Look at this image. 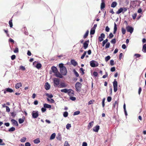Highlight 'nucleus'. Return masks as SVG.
<instances>
[{
    "instance_id": "obj_24",
    "label": "nucleus",
    "mask_w": 146,
    "mask_h": 146,
    "mask_svg": "<svg viewBox=\"0 0 146 146\" xmlns=\"http://www.w3.org/2000/svg\"><path fill=\"white\" fill-rule=\"evenodd\" d=\"M117 5V3L116 2H113L111 5V7L113 8H114Z\"/></svg>"
},
{
    "instance_id": "obj_16",
    "label": "nucleus",
    "mask_w": 146,
    "mask_h": 146,
    "mask_svg": "<svg viewBox=\"0 0 146 146\" xmlns=\"http://www.w3.org/2000/svg\"><path fill=\"white\" fill-rule=\"evenodd\" d=\"M71 64L74 66H76L78 65V63L74 59H72L71 60Z\"/></svg>"
},
{
    "instance_id": "obj_30",
    "label": "nucleus",
    "mask_w": 146,
    "mask_h": 146,
    "mask_svg": "<svg viewBox=\"0 0 146 146\" xmlns=\"http://www.w3.org/2000/svg\"><path fill=\"white\" fill-rule=\"evenodd\" d=\"M123 109L124 110V111L125 114L126 116L127 115V111H126V110L125 104V103L123 105Z\"/></svg>"
},
{
    "instance_id": "obj_10",
    "label": "nucleus",
    "mask_w": 146,
    "mask_h": 146,
    "mask_svg": "<svg viewBox=\"0 0 146 146\" xmlns=\"http://www.w3.org/2000/svg\"><path fill=\"white\" fill-rule=\"evenodd\" d=\"M7 92L11 93L13 92V91L12 89L9 88H6L5 90L4 93V94H6Z\"/></svg>"
},
{
    "instance_id": "obj_32",
    "label": "nucleus",
    "mask_w": 146,
    "mask_h": 146,
    "mask_svg": "<svg viewBox=\"0 0 146 146\" xmlns=\"http://www.w3.org/2000/svg\"><path fill=\"white\" fill-rule=\"evenodd\" d=\"M25 120V119H21V118H20L19 119V123L20 124H21L22 123H23L24 121Z\"/></svg>"
},
{
    "instance_id": "obj_60",
    "label": "nucleus",
    "mask_w": 146,
    "mask_h": 146,
    "mask_svg": "<svg viewBox=\"0 0 146 146\" xmlns=\"http://www.w3.org/2000/svg\"><path fill=\"white\" fill-rule=\"evenodd\" d=\"M106 31L107 32H108L110 31V28L108 26L106 27L105 29Z\"/></svg>"
},
{
    "instance_id": "obj_48",
    "label": "nucleus",
    "mask_w": 146,
    "mask_h": 146,
    "mask_svg": "<svg viewBox=\"0 0 146 146\" xmlns=\"http://www.w3.org/2000/svg\"><path fill=\"white\" fill-rule=\"evenodd\" d=\"M59 66L60 68V69H61V68L65 67V66H64L63 64L62 63L60 64H59Z\"/></svg>"
},
{
    "instance_id": "obj_51",
    "label": "nucleus",
    "mask_w": 146,
    "mask_h": 146,
    "mask_svg": "<svg viewBox=\"0 0 146 146\" xmlns=\"http://www.w3.org/2000/svg\"><path fill=\"white\" fill-rule=\"evenodd\" d=\"M14 52L15 53H17L19 52V49L17 47H16L14 50Z\"/></svg>"
},
{
    "instance_id": "obj_36",
    "label": "nucleus",
    "mask_w": 146,
    "mask_h": 146,
    "mask_svg": "<svg viewBox=\"0 0 146 146\" xmlns=\"http://www.w3.org/2000/svg\"><path fill=\"white\" fill-rule=\"evenodd\" d=\"M108 40L107 39H106L105 40L103 41L102 42V46H104L106 43L108 42Z\"/></svg>"
},
{
    "instance_id": "obj_13",
    "label": "nucleus",
    "mask_w": 146,
    "mask_h": 146,
    "mask_svg": "<svg viewBox=\"0 0 146 146\" xmlns=\"http://www.w3.org/2000/svg\"><path fill=\"white\" fill-rule=\"evenodd\" d=\"M12 124L16 126H18V124L17 121L14 119H12L11 120Z\"/></svg>"
},
{
    "instance_id": "obj_55",
    "label": "nucleus",
    "mask_w": 146,
    "mask_h": 146,
    "mask_svg": "<svg viewBox=\"0 0 146 146\" xmlns=\"http://www.w3.org/2000/svg\"><path fill=\"white\" fill-rule=\"evenodd\" d=\"M93 75L95 77H97L98 76V74L97 72H94L93 73Z\"/></svg>"
},
{
    "instance_id": "obj_34",
    "label": "nucleus",
    "mask_w": 146,
    "mask_h": 146,
    "mask_svg": "<svg viewBox=\"0 0 146 146\" xmlns=\"http://www.w3.org/2000/svg\"><path fill=\"white\" fill-rule=\"evenodd\" d=\"M68 90L66 89H62L61 90V92H64L65 93H67L68 92Z\"/></svg>"
},
{
    "instance_id": "obj_18",
    "label": "nucleus",
    "mask_w": 146,
    "mask_h": 146,
    "mask_svg": "<svg viewBox=\"0 0 146 146\" xmlns=\"http://www.w3.org/2000/svg\"><path fill=\"white\" fill-rule=\"evenodd\" d=\"M50 84L48 83V82H46L45 84V89L47 90L50 89Z\"/></svg>"
},
{
    "instance_id": "obj_63",
    "label": "nucleus",
    "mask_w": 146,
    "mask_h": 146,
    "mask_svg": "<svg viewBox=\"0 0 146 146\" xmlns=\"http://www.w3.org/2000/svg\"><path fill=\"white\" fill-rule=\"evenodd\" d=\"M31 144L29 142H26L25 144V146H31Z\"/></svg>"
},
{
    "instance_id": "obj_5",
    "label": "nucleus",
    "mask_w": 146,
    "mask_h": 146,
    "mask_svg": "<svg viewBox=\"0 0 146 146\" xmlns=\"http://www.w3.org/2000/svg\"><path fill=\"white\" fill-rule=\"evenodd\" d=\"M60 72L61 74L63 75H66V74L67 72L66 67L60 69Z\"/></svg>"
},
{
    "instance_id": "obj_23",
    "label": "nucleus",
    "mask_w": 146,
    "mask_h": 146,
    "mask_svg": "<svg viewBox=\"0 0 146 146\" xmlns=\"http://www.w3.org/2000/svg\"><path fill=\"white\" fill-rule=\"evenodd\" d=\"M55 76L58 77H59L60 78H62L63 77V76L59 72H56V73H55Z\"/></svg>"
},
{
    "instance_id": "obj_47",
    "label": "nucleus",
    "mask_w": 146,
    "mask_h": 146,
    "mask_svg": "<svg viewBox=\"0 0 146 146\" xmlns=\"http://www.w3.org/2000/svg\"><path fill=\"white\" fill-rule=\"evenodd\" d=\"M71 127V125L70 124L68 123L66 125V128L68 129H69Z\"/></svg>"
},
{
    "instance_id": "obj_38",
    "label": "nucleus",
    "mask_w": 146,
    "mask_h": 146,
    "mask_svg": "<svg viewBox=\"0 0 146 146\" xmlns=\"http://www.w3.org/2000/svg\"><path fill=\"white\" fill-rule=\"evenodd\" d=\"M46 96H47V97L49 98H51L53 97V96L52 94H49L48 93H46Z\"/></svg>"
},
{
    "instance_id": "obj_56",
    "label": "nucleus",
    "mask_w": 146,
    "mask_h": 146,
    "mask_svg": "<svg viewBox=\"0 0 146 146\" xmlns=\"http://www.w3.org/2000/svg\"><path fill=\"white\" fill-rule=\"evenodd\" d=\"M107 101L108 102H110L111 100V97L109 96L107 98Z\"/></svg>"
},
{
    "instance_id": "obj_52",
    "label": "nucleus",
    "mask_w": 146,
    "mask_h": 146,
    "mask_svg": "<svg viewBox=\"0 0 146 146\" xmlns=\"http://www.w3.org/2000/svg\"><path fill=\"white\" fill-rule=\"evenodd\" d=\"M64 146H70V145L67 141H65Z\"/></svg>"
},
{
    "instance_id": "obj_21",
    "label": "nucleus",
    "mask_w": 146,
    "mask_h": 146,
    "mask_svg": "<svg viewBox=\"0 0 146 146\" xmlns=\"http://www.w3.org/2000/svg\"><path fill=\"white\" fill-rule=\"evenodd\" d=\"M60 88H63L66 87L67 86V85L65 84L64 82H61L60 84Z\"/></svg>"
},
{
    "instance_id": "obj_2",
    "label": "nucleus",
    "mask_w": 146,
    "mask_h": 146,
    "mask_svg": "<svg viewBox=\"0 0 146 146\" xmlns=\"http://www.w3.org/2000/svg\"><path fill=\"white\" fill-rule=\"evenodd\" d=\"M90 64L92 67H95L98 66L99 64L98 62L95 60H92L90 62Z\"/></svg>"
},
{
    "instance_id": "obj_58",
    "label": "nucleus",
    "mask_w": 146,
    "mask_h": 146,
    "mask_svg": "<svg viewBox=\"0 0 146 146\" xmlns=\"http://www.w3.org/2000/svg\"><path fill=\"white\" fill-rule=\"evenodd\" d=\"M16 58V56L15 55H12L11 56V59L12 60H14Z\"/></svg>"
},
{
    "instance_id": "obj_14",
    "label": "nucleus",
    "mask_w": 146,
    "mask_h": 146,
    "mask_svg": "<svg viewBox=\"0 0 146 146\" xmlns=\"http://www.w3.org/2000/svg\"><path fill=\"white\" fill-rule=\"evenodd\" d=\"M101 4V9L102 10L105 7V3L104 0H102Z\"/></svg>"
},
{
    "instance_id": "obj_31",
    "label": "nucleus",
    "mask_w": 146,
    "mask_h": 146,
    "mask_svg": "<svg viewBox=\"0 0 146 146\" xmlns=\"http://www.w3.org/2000/svg\"><path fill=\"white\" fill-rule=\"evenodd\" d=\"M89 31L88 30H87L85 35L84 36V38H87V36L88 35V34H89Z\"/></svg>"
},
{
    "instance_id": "obj_28",
    "label": "nucleus",
    "mask_w": 146,
    "mask_h": 146,
    "mask_svg": "<svg viewBox=\"0 0 146 146\" xmlns=\"http://www.w3.org/2000/svg\"><path fill=\"white\" fill-rule=\"evenodd\" d=\"M33 142L37 144L40 142V141L39 138H37L36 139H35Z\"/></svg>"
},
{
    "instance_id": "obj_11",
    "label": "nucleus",
    "mask_w": 146,
    "mask_h": 146,
    "mask_svg": "<svg viewBox=\"0 0 146 146\" xmlns=\"http://www.w3.org/2000/svg\"><path fill=\"white\" fill-rule=\"evenodd\" d=\"M100 126L99 125H97L93 128V130L94 131L98 132Z\"/></svg>"
},
{
    "instance_id": "obj_6",
    "label": "nucleus",
    "mask_w": 146,
    "mask_h": 146,
    "mask_svg": "<svg viewBox=\"0 0 146 146\" xmlns=\"http://www.w3.org/2000/svg\"><path fill=\"white\" fill-rule=\"evenodd\" d=\"M32 116L34 118H36L38 116V111H33L32 113Z\"/></svg>"
},
{
    "instance_id": "obj_25",
    "label": "nucleus",
    "mask_w": 146,
    "mask_h": 146,
    "mask_svg": "<svg viewBox=\"0 0 146 146\" xmlns=\"http://www.w3.org/2000/svg\"><path fill=\"white\" fill-rule=\"evenodd\" d=\"M44 107L45 108H51V106L50 105L45 104L44 105Z\"/></svg>"
},
{
    "instance_id": "obj_7",
    "label": "nucleus",
    "mask_w": 146,
    "mask_h": 146,
    "mask_svg": "<svg viewBox=\"0 0 146 146\" xmlns=\"http://www.w3.org/2000/svg\"><path fill=\"white\" fill-rule=\"evenodd\" d=\"M126 29L127 32H129L131 33L133 32V28L129 26L126 27Z\"/></svg>"
},
{
    "instance_id": "obj_43",
    "label": "nucleus",
    "mask_w": 146,
    "mask_h": 146,
    "mask_svg": "<svg viewBox=\"0 0 146 146\" xmlns=\"http://www.w3.org/2000/svg\"><path fill=\"white\" fill-rule=\"evenodd\" d=\"M86 52L85 51L84 52V53H83V54L82 55L81 57V59H83L84 58L85 56H86Z\"/></svg>"
},
{
    "instance_id": "obj_20",
    "label": "nucleus",
    "mask_w": 146,
    "mask_h": 146,
    "mask_svg": "<svg viewBox=\"0 0 146 146\" xmlns=\"http://www.w3.org/2000/svg\"><path fill=\"white\" fill-rule=\"evenodd\" d=\"M51 70L52 72L55 74L58 72V70L56 67L54 66H52L51 68Z\"/></svg>"
},
{
    "instance_id": "obj_29",
    "label": "nucleus",
    "mask_w": 146,
    "mask_h": 146,
    "mask_svg": "<svg viewBox=\"0 0 146 146\" xmlns=\"http://www.w3.org/2000/svg\"><path fill=\"white\" fill-rule=\"evenodd\" d=\"M55 136L56 134L55 133H52L50 137V140L54 139L55 138Z\"/></svg>"
},
{
    "instance_id": "obj_42",
    "label": "nucleus",
    "mask_w": 146,
    "mask_h": 146,
    "mask_svg": "<svg viewBox=\"0 0 146 146\" xmlns=\"http://www.w3.org/2000/svg\"><path fill=\"white\" fill-rule=\"evenodd\" d=\"M95 33V29H91L90 31V34L91 35H94Z\"/></svg>"
},
{
    "instance_id": "obj_53",
    "label": "nucleus",
    "mask_w": 146,
    "mask_h": 146,
    "mask_svg": "<svg viewBox=\"0 0 146 146\" xmlns=\"http://www.w3.org/2000/svg\"><path fill=\"white\" fill-rule=\"evenodd\" d=\"M6 108V111L7 112H9L10 111V109L8 106H5Z\"/></svg>"
},
{
    "instance_id": "obj_57",
    "label": "nucleus",
    "mask_w": 146,
    "mask_h": 146,
    "mask_svg": "<svg viewBox=\"0 0 146 146\" xmlns=\"http://www.w3.org/2000/svg\"><path fill=\"white\" fill-rule=\"evenodd\" d=\"M3 141L2 139H0V145H5V143H3Z\"/></svg>"
},
{
    "instance_id": "obj_45",
    "label": "nucleus",
    "mask_w": 146,
    "mask_h": 146,
    "mask_svg": "<svg viewBox=\"0 0 146 146\" xmlns=\"http://www.w3.org/2000/svg\"><path fill=\"white\" fill-rule=\"evenodd\" d=\"M15 130V127H12L9 129V131H13Z\"/></svg>"
},
{
    "instance_id": "obj_50",
    "label": "nucleus",
    "mask_w": 146,
    "mask_h": 146,
    "mask_svg": "<svg viewBox=\"0 0 146 146\" xmlns=\"http://www.w3.org/2000/svg\"><path fill=\"white\" fill-rule=\"evenodd\" d=\"M110 46V43L109 42H107L105 46L106 48H108Z\"/></svg>"
},
{
    "instance_id": "obj_64",
    "label": "nucleus",
    "mask_w": 146,
    "mask_h": 146,
    "mask_svg": "<svg viewBox=\"0 0 146 146\" xmlns=\"http://www.w3.org/2000/svg\"><path fill=\"white\" fill-rule=\"evenodd\" d=\"M110 64L111 66L114 65V61L113 60H111L110 61Z\"/></svg>"
},
{
    "instance_id": "obj_9",
    "label": "nucleus",
    "mask_w": 146,
    "mask_h": 146,
    "mask_svg": "<svg viewBox=\"0 0 146 146\" xmlns=\"http://www.w3.org/2000/svg\"><path fill=\"white\" fill-rule=\"evenodd\" d=\"M105 35L104 34L102 33L101 34V36L98 37V40L100 42L103 41L104 38H105Z\"/></svg>"
},
{
    "instance_id": "obj_26",
    "label": "nucleus",
    "mask_w": 146,
    "mask_h": 146,
    "mask_svg": "<svg viewBox=\"0 0 146 146\" xmlns=\"http://www.w3.org/2000/svg\"><path fill=\"white\" fill-rule=\"evenodd\" d=\"M117 30V25L115 23H114V31L113 32V33L114 34H115Z\"/></svg>"
},
{
    "instance_id": "obj_54",
    "label": "nucleus",
    "mask_w": 146,
    "mask_h": 146,
    "mask_svg": "<svg viewBox=\"0 0 146 146\" xmlns=\"http://www.w3.org/2000/svg\"><path fill=\"white\" fill-rule=\"evenodd\" d=\"M70 99L73 101H74L76 100V98L75 97L71 96L70 97Z\"/></svg>"
},
{
    "instance_id": "obj_1",
    "label": "nucleus",
    "mask_w": 146,
    "mask_h": 146,
    "mask_svg": "<svg viewBox=\"0 0 146 146\" xmlns=\"http://www.w3.org/2000/svg\"><path fill=\"white\" fill-rule=\"evenodd\" d=\"M82 84L79 82H77L75 84L76 90L77 92L81 91Z\"/></svg>"
},
{
    "instance_id": "obj_37",
    "label": "nucleus",
    "mask_w": 146,
    "mask_h": 146,
    "mask_svg": "<svg viewBox=\"0 0 146 146\" xmlns=\"http://www.w3.org/2000/svg\"><path fill=\"white\" fill-rule=\"evenodd\" d=\"M9 24L11 27H12L13 24L12 23V19L10 20L9 21Z\"/></svg>"
},
{
    "instance_id": "obj_15",
    "label": "nucleus",
    "mask_w": 146,
    "mask_h": 146,
    "mask_svg": "<svg viewBox=\"0 0 146 146\" xmlns=\"http://www.w3.org/2000/svg\"><path fill=\"white\" fill-rule=\"evenodd\" d=\"M94 123V121H92L88 123L87 127V128L88 129H89L90 128H91L93 125Z\"/></svg>"
},
{
    "instance_id": "obj_61",
    "label": "nucleus",
    "mask_w": 146,
    "mask_h": 146,
    "mask_svg": "<svg viewBox=\"0 0 146 146\" xmlns=\"http://www.w3.org/2000/svg\"><path fill=\"white\" fill-rule=\"evenodd\" d=\"M113 34L111 33H110V34L109 35V38H111L113 37Z\"/></svg>"
},
{
    "instance_id": "obj_41",
    "label": "nucleus",
    "mask_w": 146,
    "mask_h": 146,
    "mask_svg": "<svg viewBox=\"0 0 146 146\" xmlns=\"http://www.w3.org/2000/svg\"><path fill=\"white\" fill-rule=\"evenodd\" d=\"M80 113V111H76L74 112V113L73 115H78Z\"/></svg>"
},
{
    "instance_id": "obj_4",
    "label": "nucleus",
    "mask_w": 146,
    "mask_h": 146,
    "mask_svg": "<svg viewBox=\"0 0 146 146\" xmlns=\"http://www.w3.org/2000/svg\"><path fill=\"white\" fill-rule=\"evenodd\" d=\"M116 80H115L113 83L114 91L115 92H116L117 90V82Z\"/></svg>"
},
{
    "instance_id": "obj_22",
    "label": "nucleus",
    "mask_w": 146,
    "mask_h": 146,
    "mask_svg": "<svg viewBox=\"0 0 146 146\" xmlns=\"http://www.w3.org/2000/svg\"><path fill=\"white\" fill-rule=\"evenodd\" d=\"M123 8L122 7H121L117 11L116 13L117 14H119L121 12H123Z\"/></svg>"
},
{
    "instance_id": "obj_59",
    "label": "nucleus",
    "mask_w": 146,
    "mask_h": 146,
    "mask_svg": "<svg viewBox=\"0 0 146 146\" xmlns=\"http://www.w3.org/2000/svg\"><path fill=\"white\" fill-rule=\"evenodd\" d=\"M115 67H113L111 68V71L112 72H114L115 71Z\"/></svg>"
},
{
    "instance_id": "obj_62",
    "label": "nucleus",
    "mask_w": 146,
    "mask_h": 146,
    "mask_svg": "<svg viewBox=\"0 0 146 146\" xmlns=\"http://www.w3.org/2000/svg\"><path fill=\"white\" fill-rule=\"evenodd\" d=\"M123 56V54L122 53H121L119 55V59L121 60L122 58V57Z\"/></svg>"
},
{
    "instance_id": "obj_46",
    "label": "nucleus",
    "mask_w": 146,
    "mask_h": 146,
    "mask_svg": "<svg viewBox=\"0 0 146 146\" xmlns=\"http://www.w3.org/2000/svg\"><path fill=\"white\" fill-rule=\"evenodd\" d=\"M122 33L124 35L126 33V30L125 29L122 28L121 29Z\"/></svg>"
},
{
    "instance_id": "obj_12",
    "label": "nucleus",
    "mask_w": 146,
    "mask_h": 146,
    "mask_svg": "<svg viewBox=\"0 0 146 146\" xmlns=\"http://www.w3.org/2000/svg\"><path fill=\"white\" fill-rule=\"evenodd\" d=\"M89 41L87 40L85 41V42L83 44V47L84 49H86L87 48L88 46V45Z\"/></svg>"
},
{
    "instance_id": "obj_19",
    "label": "nucleus",
    "mask_w": 146,
    "mask_h": 146,
    "mask_svg": "<svg viewBox=\"0 0 146 146\" xmlns=\"http://www.w3.org/2000/svg\"><path fill=\"white\" fill-rule=\"evenodd\" d=\"M118 103L117 101H115L113 104V107L114 108L117 109L118 108Z\"/></svg>"
},
{
    "instance_id": "obj_8",
    "label": "nucleus",
    "mask_w": 146,
    "mask_h": 146,
    "mask_svg": "<svg viewBox=\"0 0 146 146\" xmlns=\"http://www.w3.org/2000/svg\"><path fill=\"white\" fill-rule=\"evenodd\" d=\"M68 93L70 97L71 96H73L74 94V91L71 89L68 90Z\"/></svg>"
},
{
    "instance_id": "obj_27",
    "label": "nucleus",
    "mask_w": 146,
    "mask_h": 146,
    "mask_svg": "<svg viewBox=\"0 0 146 146\" xmlns=\"http://www.w3.org/2000/svg\"><path fill=\"white\" fill-rule=\"evenodd\" d=\"M142 50L143 52H146V44L143 45Z\"/></svg>"
},
{
    "instance_id": "obj_35",
    "label": "nucleus",
    "mask_w": 146,
    "mask_h": 146,
    "mask_svg": "<svg viewBox=\"0 0 146 146\" xmlns=\"http://www.w3.org/2000/svg\"><path fill=\"white\" fill-rule=\"evenodd\" d=\"M26 139L27 138L26 137H23L21 139L20 141L22 142H24L26 141Z\"/></svg>"
},
{
    "instance_id": "obj_44",
    "label": "nucleus",
    "mask_w": 146,
    "mask_h": 146,
    "mask_svg": "<svg viewBox=\"0 0 146 146\" xmlns=\"http://www.w3.org/2000/svg\"><path fill=\"white\" fill-rule=\"evenodd\" d=\"M111 43L115 44L116 42V39L115 38H113L112 39L111 41Z\"/></svg>"
},
{
    "instance_id": "obj_40",
    "label": "nucleus",
    "mask_w": 146,
    "mask_h": 146,
    "mask_svg": "<svg viewBox=\"0 0 146 146\" xmlns=\"http://www.w3.org/2000/svg\"><path fill=\"white\" fill-rule=\"evenodd\" d=\"M84 70L83 68H80V72L81 73L82 75H84Z\"/></svg>"
},
{
    "instance_id": "obj_17",
    "label": "nucleus",
    "mask_w": 146,
    "mask_h": 146,
    "mask_svg": "<svg viewBox=\"0 0 146 146\" xmlns=\"http://www.w3.org/2000/svg\"><path fill=\"white\" fill-rule=\"evenodd\" d=\"M22 84L21 83L19 82L16 84L15 86V88L16 89H18L22 86Z\"/></svg>"
},
{
    "instance_id": "obj_33",
    "label": "nucleus",
    "mask_w": 146,
    "mask_h": 146,
    "mask_svg": "<svg viewBox=\"0 0 146 146\" xmlns=\"http://www.w3.org/2000/svg\"><path fill=\"white\" fill-rule=\"evenodd\" d=\"M42 66V65L40 63H37L36 66V68L39 69L41 68Z\"/></svg>"
},
{
    "instance_id": "obj_49",
    "label": "nucleus",
    "mask_w": 146,
    "mask_h": 146,
    "mask_svg": "<svg viewBox=\"0 0 146 146\" xmlns=\"http://www.w3.org/2000/svg\"><path fill=\"white\" fill-rule=\"evenodd\" d=\"M68 115V113L67 112L65 111L63 113V116L65 117H67Z\"/></svg>"
},
{
    "instance_id": "obj_39",
    "label": "nucleus",
    "mask_w": 146,
    "mask_h": 146,
    "mask_svg": "<svg viewBox=\"0 0 146 146\" xmlns=\"http://www.w3.org/2000/svg\"><path fill=\"white\" fill-rule=\"evenodd\" d=\"M111 57L110 56H108L105 58V60L106 62L108 61L110 58Z\"/></svg>"
},
{
    "instance_id": "obj_3",
    "label": "nucleus",
    "mask_w": 146,
    "mask_h": 146,
    "mask_svg": "<svg viewBox=\"0 0 146 146\" xmlns=\"http://www.w3.org/2000/svg\"><path fill=\"white\" fill-rule=\"evenodd\" d=\"M53 82L54 84V86H58L60 83L59 80L56 78H54L53 80Z\"/></svg>"
}]
</instances>
